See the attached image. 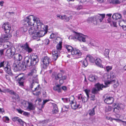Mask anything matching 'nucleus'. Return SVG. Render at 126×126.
I'll return each instance as SVG.
<instances>
[{"mask_svg": "<svg viewBox=\"0 0 126 126\" xmlns=\"http://www.w3.org/2000/svg\"><path fill=\"white\" fill-rule=\"evenodd\" d=\"M36 70L34 67L32 69L31 72H29L27 75L28 77L30 79L29 80L31 83L30 87L31 90H32V88L35 85V83H38V79L36 77L37 76L36 74Z\"/></svg>", "mask_w": 126, "mask_h": 126, "instance_id": "f257e3e1", "label": "nucleus"}, {"mask_svg": "<svg viewBox=\"0 0 126 126\" xmlns=\"http://www.w3.org/2000/svg\"><path fill=\"white\" fill-rule=\"evenodd\" d=\"M34 17V16H33L30 15L25 18V23L24 24L23 27L21 29V31L25 32L27 31V28L28 27L33 25V23H32V19L33 21L35 20V19H36V18Z\"/></svg>", "mask_w": 126, "mask_h": 126, "instance_id": "f03ea898", "label": "nucleus"}, {"mask_svg": "<svg viewBox=\"0 0 126 126\" xmlns=\"http://www.w3.org/2000/svg\"><path fill=\"white\" fill-rule=\"evenodd\" d=\"M105 14H99L93 17H89L87 19V21L90 23L92 22L94 25H96L99 22H101L105 17Z\"/></svg>", "mask_w": 126, "mask_h": 126, "instance_id": "7ed1b4c3", "label": "nucleus"}, {"mask_svg": "<svg viewBox=\"0 0 126 126\" xmlns=\"http://www.w3.org/2000/svg\"><path fill=\"white\" fill-rule=\"evenodd\" d=\"M16 51V49L14 47H11L7 49L5 53V55L10 58H12L15 54Z\"/></svg>", "mask_w": 126, "mask_h": 126, "instance_id": "20e7f679", "label": "nucleus"}, {"mask_svg": "<svg viewBox=\"0 0 126 126\" xmlns=\"http://www.w3.org/2000/svg\"><path fill=\"white\" fill-rule=\"evenodd\" d=\"M95 87L92 89L91 92L94 94H97L99 91L102 90V88L104 87H106V86H104L102 84L97 83L95 85Z\"/></svg>", "mask_w": 126, "mask_h": 126, "instance_id": "39448f33", "label": "nucleus"}, {"mask_svg": "<svg viewBox=\"0 0 126 126\" xmlns=\"http://www.w3.org/2000/svg\"><path fill=\"white\" fill-rule=\"evenodd\" d=\"M20 47L21 48H22L24 50H25L26 51L28 52V53H31L33 51L32 49L29 47V44L27 42L24 44L20 45Z\"/></svg>", "mask_w": 126, "mask_h": 126, "instance_id": "423d86ee", "label": "nucleus"}, {"mask_svg": "<svg viewBox=\"0 0 126 126\" xmlns=\"http://www.w3.org/2000/svg\"><path fill=\"white\" fill-rule=\"evenodd\" d=\"M74 39H76L81 42H86L85 36L81 33H76Z\"/></svg>", "mask_w": 126, "mask_h": 126, "instance_id": "0eeeda50", "label": "nucleus"}, {"mask_svg": "<svg viewBox=\"0 0 126 126\" xmlns=\"http://www.w3.org/2000/svg\"><path fill=\"white\" fill-rule=\"evenodd\" d=\"M47 33L46 31H39L38 30L37 31V33L34 35L33 39H38L40 37H42L44 35Z\"/></svg>", "mask_w": 126, "mask_h": 126, "instance_id": "6e6552de", "label": "nucleus"}, {"mask_svg": "<svg viewBox=\"0 0 126 126\" xmlns=\"http://www.w3.org/2000/svg\"><path fill=\"white\" fill-rule=\"evenodd\" d=\"M11 36V34H9L2 35L0 38V45H2V44L3 42L8 40Z\"/></svg>", "mask_w": 126, "mask_h": 126, "instance_id": "1a4fd4ad", "label": "nucleus"}, {"mask_svg": "<svg viewBox=\"0 0 126 126\" xmlns=\"http://www.w3.org/2000/svg\"><path fill=\"white\" fill-rule=\"evenodd\" d=\"M39 58L37 55L32 56L30 61L31 66L35 65L39 61Z\"/></svg>", "mask_w": 126, "mask_h": 126, "instance_id": "9d476101", "label": "nucleus"}, {"mask_svg": "<svg viewBox=\"0 0 126 126\" xmlns=\"http://www.w3.org/2000/svg\"><path fill=\"white\" fill-rule=\"evenodd\" d=\"M2 27L4 29L5 32L6 34H10L9 33L11 29V27L9 23H5L3 25Z\"/></svg>", "mask_w": 126, "mask_h": 126, "instance_id": "9b49d317", "label": "nucleus"}, {"mask_svg": "<svg viewBox=\"0 0 126 126\" xmlns=\"http://www.w3.org/2000/svg\"><path fill=\"white\" fill-rule=\"evenodd\" d=\"M31 59L29 57H25L24 61L22 62L25 68L26 67V66H31Z\"/></svg>", "mask_w": 126, "mask_h": 126, "instance_id": "f8f14e48", "label": "nucleus"}, {"mask_svg": "<svg viewBox=\"0 0 126 126\" xmlns=\"http://www.w3.org/2000/svg\"><path fill=\"white\" fill-rule=\"evenodd\" d=\"M71 53L72 55H74V56L77 57V58H79L81 54V52L79 50L75 49H73Z\"/></svg>", "mask_w": 126, "mask_h": 126, "instance_id": "ddd939ff", "label": "nucleus"}, {"mask_svg": "<svg viewBox=\"0 0 126 126\" xmlns=\"http://www.w3.org/2000/svg\"><path fill=\"white\" fill-rule=\"evenodd\" d=\"M50 61V59L47 56L45 57L43 59L42 62L46 67L49 65Z\"/></svg>", "mask_w": 126, "mask_h": 126, "instance_id": "4468645a", "label": "nucleus"}, {"mask_svg": "<svg viewBox=\"0 0 126 126\" xmlns=\"http://www.w3.org/2000/svg\"><path fill=\"white\" fill-rule=\"evenodd\" d=\"M34 18H36V19H35V20L33 21L34 22H36L37 26V28L39 29H41L42 27V26H44V25L42 22H41L38 18L35 16H34Z\"/></svg>", "mask_w": 126, "mask_h": 126, "instance_id": "2eb2a0df", "label": "nucleus"}, {"mask_svg": "<svg viewBox=\"0 0 126 126\" xmlns=\"http://www.w3.org/2000/svg\"><path fill=\"white\" fill-rule=\"evenodd\" d=\"M34 28V27H32L30 28L29 30V34H30L32 35V37L33 39L34 35H35V34L37 33V31Z\"/></svg>", "mask_w": 126, "mask_h": 126, "instance_id": "dca6fc26", "label": "nucleus"}, {"mask_svg": "<svg viewBox=\"0 0 126 126\" xmlns=\"http://www.w3.org/2000/svg\"><path fill=\"white\" fill-rule=\"evenodd\" d=\"M62 77V74L61 73L57 74L55 72L53 73L52 77L53 78H54L56 80H58L61 79Z\"/></svg>", "mask_w": 126, "mask_h": 126, "instance_id": "f3484780", "label": "nucleus"}, {"mask_svg": "<svg viewBox=\"0 0 126 126\" xmlns=\"http://www.w3.org/2000/svg\"><path fill=\"white\" fill-rule=\"evenodd\" d=\"M114 101V98L112 97H107L104 101L107 104H110L113 103Z\"/></svg>", "mask_w": 126, "mask_h": 126, "instance_id": "a211bd4d", "label": "nucleus"}, {"mask_svg": "<svg viewBox=\"0 0 126 126\" xmlns=\"http://www.w3.org/2000/svg\"><path fill=\"white\" fill-rule=\"evenodd\" d=\"M4 69L5 72L7 74L11 75H13V74L11 72L10 66L8 64L7 65H6V66L4 68Z\"/></svg>", "mask_w": 126, "mask_h": 126, "instance_id": "6ab92c4d", "label": "nucleus"}, {"mask_svg": "<svg viewBox=\"0 0 126 126\" xmlns=\"http://www.w3.org/2000/svg\"><path fill=\"white\" fill-rule=\"evenodd\" d=\"M52 59L54 61L56 60L58 58V54L57 50H53L52 52Z\"/></svg>", "mask_w": 126, "mask_h": 126, "instance_id": "aec40b11", "label": "nucleus"}, {"mask_svg": "<svg viewBox=\"0 0 126 126\" xmlns=\"http://www.w3.org/2000/svg\"><path fill=\"white\" fill-rule=\"evenodd\" d=\"M14 59L15 60L20 61L22 59V56L19 54H16L14 55Z\"/></svg>", "mask_w": 126, "mask_h": 126, "instance_id": "412c9836", "label": "nucleus"}, {"mask_svg": "<svg viewBox=\"0 0 126 126\" xmlns=\"http://www.w3.org/2000/svg\"><path fill=\"white\" fill-rule=\"evenodd\" d=\"M97 79V77L92 75H90L88 77V79L91 81L95 82Z\"/></svg>", "mask_w": 126, "mask_h": 126, "instance_id": "4be33fe9", "label": "nucleus"}, {"mask_svg": "<svg viewBox=\"0 0 126 126\" xmlns=\"http://www.w3.org/2000/svg\"><path fill=\"white\" fill-rule=\"evenodd\" d=\"M121 15L117 13L114 14L112 16V17L114 20H116L121 18Z\"/></svg>", "mask_w": 126, "mask_h": 126, "instance_id": "5701e85b", "label": "nucleus"}, {"mask_svg": "<svg viewBox=\"0 0 126 126\" xmlns=\"http://www.w3.org/2000/svg\"><path fill=\"white\" fill-rule=\"evenodd\" d=\"M122 104H118L116 107H115L113 111L116 113H119L121 109V106Z\"/></svg>", "mask_w": 126, "mask_h": 126, "instance_id": "b1692460", "label": "nucleus"}, {"mask_svg": "<svg viewBox=\"0 0 126 126\" xmlns=\"http://www.w3.org/2000/svg\"><path fill=\"white\" fill-rule=\"evenodd\" d=\"M96 64L101 68H103V66L101 64L102 61L99 58H96L95 61Z\"/></svg>", "mask_w": 126, "mask_h": 126, "instance_id": "393cba45", "label": "nucleus"}, {"mask_svg": "<svg viewBox=\"0 0 126 126\" xmlns=\"http://www.w3.org/2000/svg\"><path fill=\"white\" fill-rule=\"evenodd\" d=\"M96 108V106H95L93 108L89 110L88 112L90 116H93L95 114V109Z\"/></svg>", "mask_w": 126, "mask_h": 126, "instance_id": "a878e982", "label": "nucleus"}, {"mask_svg": "<svg viewBox=\"0 0 126 126\" xmlns=\"http://www.w3.org/2000/svg\"><path fill=\"white\" fill-rule=\"evenodd\" d=\"M61 85L58 84L53 88L54 90L57 91L58 93H60L61 92V88H60Z\"/></svg>", "mask_w": 126, "mask_h": 126, "instance_id": "bb28decb", "label": "nucleus"}, {"mask_svg": "<svg viewBox=\"0 0 126 126\" xmlns=\"http://www.w3.org/2000/svg\"><path fill=\"white\" fill-rule=\"evenodd\" d=\"M86 59L89 60V61L92 63H94L95 61V59L90 55L87 56Z\"/></svg>", "mask_w": 126, "mask_h": 126, "instance_id": "cd10ccee", "label": "nucleus"}, {"mask_svg": "<svg viewBox=\"0 0 126 126\" xmlns=\"http://www.w3.org/2000/svg\"><path fill=\"white\" fill-rule=\"evenodd\" d=\"M8 64V63L6 61H4L1 62L0 63V68L1 67H3L4 68Z\"/></svg>", "mask_w": 126, "mask_h": 126, "instance_id": "c85d7f7f", "label": "nucleus"}, {"mask_svg": "<svg viewBox=\"0 0 126 126\" xmlns=\"http://www.w3.org/2000/svg\"><path fill=\"white\" fill-rule=\"evenodd\" d=\"M18 66L19 67L18 69L19 70H23L24 69V67H25L23 63H22L19 62V63H18Z\"/></svg>", "mask_w": 126, "mask_h": 126, "instance_id": "c756f323", "label": "nucleus"}, {"mask_svg": "<svg viewBox=\"0 0 126 126\" xmlns=\"http://www.w3.org/2000/svg\"><path fill=\"white\" fill-rule=\"evenodd\" d=\"M61 19L64 20L65 21L67 22L69 21L70 19L69 17L65 15H64L61 16Z\"/></svg>", "mask_w": 126, "mask_h": 126, "instance_id": "7c9ffc66", "label": "nucleus"}, {"mask_svg": "<svg viewBox=\"0 0 126 126\" xmlns=\"http://www.w3.org/2000/svg\"><path fill=\"white\" fill-rule=\"evenodd\" d=\"M65 47L67 49L68 52H71V53L72 51L74 49L72 46L68 45L66 46Z\"/></svg>", "mask_w": 126, "mask_h": 126, "instance_id": "2f4dec72", "label": "nucleus"}, {"mask_svg": "<svg viewBox=\"0 0 126 126\" xmlns=\"http://www.w3.org/2000/svg\"><path fill=\"white\" fill-rule=\"evenodd\" d=\"M28 108L30 110H33L35 108L32 104L28 102Z\"/></svg>", "mask_w": 126, "mask_h": 126, "instance_id": "473e14b6", "label": "nucleus"}, {"mask_svg": "<svg viewBox=\"0 0 126 126\" xmlns=\"http://www.w3.org/2000/svg\"><path fill=\"white\" fill-rule=\"evenodd\" d=\"M18 64H16L15 63L13 64V67L14 68V69L15 71H20V70L18 69L19 67L18 66Z\"/></svg>", "mask_w": 126, "mask_h": 126, "instance_id": "72a5a7b5", "label": "nucleus"}, {"mask_svg": "<svg viewBox=\"0 0 126 126\" xmlns=\"http://www.w3.org/2000/svg\"><path fill=\"white\" fill-rule=\"evenodd\" d=\"M110 52V50L108 49H106L105 50L104 53V55L105 56V57H108V58H109V54Z\"/></svg>", "mask_w": 126, "mask_h": 126, "instance_id": "f704fd0d", "label": "nucleus"}, {"mask_svg": "<svg viewBox=\"0 0 126 126\" xmlns=\"http://www.w3.org/2000/svg\"><path fill=\"white\" fill-rule=\"evenodd\" d=\"M53 113H56L58 112V110L57 105H55L53 109Z\"/></svg>", "mask_w": 126, "mask_h": 126, "instance_id": "c9c22d12", "label": "nucleus"}, {"mask_svg": "<svg viewBox=\"0 0 126 126\" xmlns=\"http://www.w3.org/2000/svg\"><path fill=\"white\" fill-rule=\"evenodd\" d=\"M49 101V99L48 100H44L43 102V104L42 105H41V108L39 109V110L41 111H42L41 109L43 108L44 107V105L46 104L47 102H48Z\"/></svg>", "mask_w": 126, "mask_h": 126, "instance_id": "e433bc0d", "label": "nucleus"}, {"mask_svg": "<svg viewBox=\"0 0 126 126\" xmlns=\"http://www.w3.org/2000/svg\"><path fill=\"white\" fill-rule=\"evenodd\" d=\"M88 63L87 61L86 60V59H85L83 60L82 63V65H83V66H84L85 67H86L88 65Z\"/></svg>", "mask_w": 126, "mask_h": 126, "instance_id": "4c0bfd02", "label": "nucleus"}, {"mask_svg": "<svg viewBox=\"0 0 126 126\" xmlns=\"http://www.w3.org/2000/svg\"><path fill=\"white\" fill-rule=\"evenodd\" d=\"M12 98L15 99H18L19 98V96L18 94L15 93L13 95Z\"/></svg>", "mask_w": 126, "mask_h": 126, "instance_id": "58836bf2", "label": "nucleus"}, {"mask_svg": "<svg viewBox=\"0 0 126 126\" xmlns=\"http://www.w3.org/2000/svg\"><path fill=\"white\" fill-rule=\"evenodd\" d=\"M62 42H59V44L56 46V48L58 50H61L62 47Z\"/></svg>", "mask_w": 126, "mask_h": 126, "instance_id": "ea45409f", "label": "nucleus"}, {"mask_svg": "<svg viewBox=\"0 0 126 126\" xmlns=\"http://www.w3.org/2000/svg\"><path fill=\"white\" fill-rule=\"evenodd\" d=\"M18 122L19 124L22 126H24L23 124L24 123L25 124L24 122L21 119L19 120Z\"/></svg>", "mask_w": 126, "mask_h": 126, "instance_id": "a19ab883", "label": "nucleus"}, {"mask_svg": "<svg viewBox=\"0 0 126 126\" xmlns=\"http://www.w3.org/2000/svg\"><path fill=\"white\" fill-rule=\"evenodd\" d=\"M84 91L85 92V93H86V94L87 95L88 99H89V93L90 92V90L86 89L84 90Z\"/></svg>", "mask_w": 126, "mask_h": 126, "instance_id": "79ce46f5", "label": "nucleus"}, {"mask_svg": "<svg viewBox=\"0 0 126 126\" xmlns=\"http://www.w3.org/2000/svg\"><path fill=\"white\" fill-rule=\"evenodd\" d=\"M20 119L18 117H15L13 118L12 120L14 122L17 121L18 122Z\"/></svg>", "mask_w": 126, "mask_h": 126, "instance_id": "37998d69", "label": "nucleus"}, {"mask_svg": "<svg viewBox=\"0 0 126 126\" xmlns=\"http://www.w3.org/2000/svg\"><path fill=\"white\" fill-rule=\"evenodd\" d=\"M112 2L114 4H119L120 3V2L118 0H112Z\"/></svg>", "mask_w": 126, "mask_h": 126, "instance_id": "c03bdc74", "label": "nucleus"}, {"mask_svg": "<svg viewBox=\"0 0 126 126\" xmlns=\"http://www.w3.org/2000/svg\"><path fill=\"white\" fill-rule=\"evenodd\" d=\"M115 77V74L112 72H111L110 73V78H113Z\"/></svg>", "mask_w": 126, "mask_h": 126, "instance_id": "a18cd8bd", "label": "nucleus"}, {"mask_svg": "<svg viewBox=\"0 0 126 126\" xmlns=\"http://www.w3.org/2000/svg\"><path fill=\"white\" fill-rule=\"evenodd\" d=\"M72 108L74 109L75 110L77 109V104L76 102L73 105H71Z\"/></svg>", "mask_w": 126, "mask_h": 126, "instance_id": "49530a36", "label": "nucleus"}, {"mask_svg": "<svg viewBox=\"0 0 126 126\" xmlns=\"http://www.w3.org/2000/svg\"><path fill=\"white\" fill-rule=\"evenodd\" d=\"M3 120L4 121L6 122H8L9 120V118L7 117H5L3 118Z\"/></svg>", "mask_w": 126, "mask_h": 126, "instance_id": "de8ad7c7", "label": "nucleus"}, {"mask_svg": "<svg viewBox=\"0 0 126 126\" xmlns=\"http://www.w3.org/2000/svg\"><path fill=\"white\" fill-rule=\"evenodd\" d=\"M109 119V120H110L111 121H112L113 120H114L117 122H118L119 121H121V120L120 119L115 118H112L110 117V118Z\"/></svg>", "mask_w": 126, "mask_h": 126, "instance_id": "09e8293b", "label": "nucleus"}, {"mask_svg": "<svg viewBox=\"0 0 126 126\" xmlns=\"http://www.w3.org/2000/svg\"><path fill=\"white\" fill-rule=\"evenodd\" d=\"M112 69V67L111 66H108L106 67V69L108 72L110 70Z\"/></svg>", "mask_w": 126, "mask_h": 126, "instance_id": "8fccbe9b", "label": "nucleus"}, {"mask_svg": "<svg viewBox=\"0 0 126 126\" xmlns=\"http://www.w3.org/2000/svg\"><path fill=\"white\" fill-rule=\"evenodd\" d=\"M23 115L25 116H28L30 115V113L24 111Z\"/></svg>", "mask_w": 126, "mask_h": 126, "instance_id": "3c124183", "label": "nucleus"}, {"mask_svg": "<svg viewBox=\"0 0 126 126\" xmlns=\"http://www.w3.org/2000/svg\"><path fill=\"white\" fill-rule=\"evenodd\" d=\"M45 44L46 45H48L49 44V43L50 42V41L49 39H45Z\"/></svg>", "mask_w": 126, "mask_h": 126, "instance_id": "603ef678", "label": "nucleus"}, {"mask_svg": "<svg viewBox=\"0 0 126 126\" xmlns=\"http://www.w3.org/2000/svg\"><path fill=\"white\" fill-rule=\"evenodd\" d=\"M56 36V34H54L53 33H52L50 35V38H54Z\"/></svg>", "mask_w": 126, "mask_h": 126, "instance_id": "864d4df0", "label": "nucleus"}, {"mask_svg": "<svg viewBox=\"0 0 126 126\" xmlns=\"http://www.w3.org/2000/svg\"><path fill=\"white\" fill-rule=\"evenodd\" d=\"M40 85L39 84L38 85H37V87H36V88H34V90H32L33 92L35 91H37L38 90L39 88Z\"/></svg>", "mask_w": 126, "mask_h": 126, "instance_id": "5fc2aeb1", "label": "nucleus"}, {"mask_svg": "<svg viewBox=\"0 0 126 126\" xmlns=\"http://www.w3.org/2000/svg\"><path fill=\"white\" fill-rule=\"evenodd\" d=\"M24 78L23 77H21L20 78H18L17 79V81H23L24 80Z\"/></svg>", "mask_w": 126, "mask_h": 126, "instance_id": "6e6d98bb", "label": "nucleus"}, {"mask_svg": "<svg viewBox=\"0 0 126 126\" xmlns=\"http://www.w3.org/2000/svg\"><path fill=\"white\" fill-rule=\"evenodd\" d=\"M16 110L18 113L21 114H22V113L24 111L23 110H22L20 109H16Z\"/></svg>", "mask_w": 126, "mask_h": 126, "instance_id": "4d7b16f0", "label": "nucleus"}, {"mask_svg": "<svg viewBox=\"0 0 126 126\" xmlns=\"http://www.w3.org/2000/svg\"><path fill=\"white\" fill-rule=\"evenodd\" d=\"M8 92H9L10 94L13 95L15 93V92H14L13 90H9Z\"/></svg>", "mask_w": 126, "mask_h": 126, "instance_id": "13d9d810", "label": "nucleus"}, {"mask_svg": "<svg viewBox=\"0 0 126 126\" xmlns=\"http://www.w3.org/2000/svg\"><path fill=\"white\" fill-rule=\"evenodd\" d=\"M124 24V23H123V20H122L120 21V22L119 23V25L120 26H121V27H123V25Z\"/></svg>", "mask_w": 126, "mask_h": 126, "instance_id": "bf43d9fd", "label": "nucleus"}, {"mask_svg": "<svg viewBox=\"0 0 126 126\" xmlns=\"http://www.w3.org/2000/svg\"><path fill=\"white\" fill-rule=\"evenodd\" d=\"M115 79H112L110 81L108 82V84H110L111 83H115Z\"/></svg>", "mask_w": 126, "mask_h": 126, "instance_id": "052dcab7", "label": "nucleus"}, {"mask_svg": "<svg viewBox=\"0 0 126 126\" xmlns=\"http://www.w3.org/2000/svg\"><path fill=\"white\" fill-rule=\"evenodd\" d=\"M67 78V77L66 76H63V75H62V77H61V79H62L63 80H64L66 79Z\"/></svg>", "mask_w": 126, "mask_h": 126, "instance_id": "680f3d73", "label": "nucleus"}, {"mask_svg": "<svg viewBox=\"0 0 126 126\" xmlns=\"http://www.w3.org/2000/svg\"><path fill=\"white\" fill-rule=\"evenodd\" d=\"M86 99V97H82V101L85 103L87 101V100Z\"/></svg>", "mask_w": 126, "mask_h": 126, "instance_id": "e2e57ef3", "label": "nucleus"}, {"mask_svg": "<svg viewBox=\"0 0 126 126\" xmlns=\"http://www.w3.org/2000/svg\"><path fill=\"white\" fill-rule=\"evenodd\" d=\"M62 99L65 102H67L68 100V98H62Z\"/></svg>", "mask_w": 126, "mask_h": 126, "instance_id": "0e129e2a", "label": "nucleus"}, {"mask_svg": "<svg viewBox=\"0 0 126 126\" xmlns=\"http://www.w3.org/2000/svg\"><path fill=\"white\" fill-rule=\"evenodd\" d=\"M62 89L64 91H65L67 90V87L65 86H64L62 87Z\"/></svg>", "mask_w": 126, "mask_h": 126, "instance_id": "69168bd1", "label": "nucleus"}, {"mask_svg": "<svg viewBox=\"0 0 126 126\" xmlns=\"http://www.w3.org/2000/svg\"><path fill=\"white\" fill-rule=\"evenodd\" d=\"M64 82V80L62 79H60L59 80V83L61 84H62Z\"/></svg>", "mask_w": 126, "mask_h": 126, "instance_id": "338daca9", "label": "nucleus"}, {"mask_svg": "<svg viewBox=\"0 0 126 126\" xmlns=\"http://www.w3.org/2000/svg\"><path fill=\"white\" fill-rule=\"evenodd\" d=\"M19 85L20 86H23V82L22 81H18Z\"/></svg>", "mask_w": 126, "mask_h": 126, "instance_id": "774afa93", "label": "nucleus"}]
</instances>
